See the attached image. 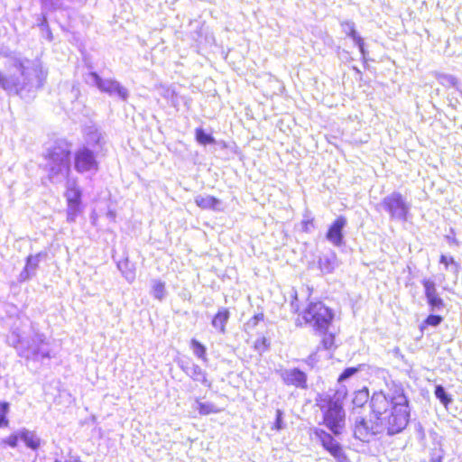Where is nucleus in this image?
Segmentation results:
<instances>
[{"mask_svg":"<svg viewBox=\"0 0 462 462\" xmlns=\"http://www.w3.org/2000/svg\"><path fill=\"white\" fill-rule=\"evenodd\" d=\"M352 41L355 46H356L358 49L366 44L365 39L361 36L360 33L357 36H356Z\"/></svg>","mask_w":462,"mask_h":462,"instance_id":"nucleus-49","label":"nucleus"},{"mask_svg":"<svg viewBox=\"0 0 462 462\" xmlns=\"http://www.w3.org/2000/svg\"><path fill=\"white\" fill-rule=\"evenodd\" d=\"M230 317L231 313L228 308L219 307L217 313L212 316L210 324L217 333L225 335Z\"/></svg>","mask_w":462,"mask_h":462,"instance_id":"nucleus-15","label":"nucleus"},{"mask_svg":"<svg viewBox=\"0 0 462 462\" xmlns=\"http://www.w3.org/2000/svg\"><path fill=\"white\" fill-rule=\"evenodd\" d=\"M454 262L456 261L453 256H448L443 254L439 256V263L444 264L446 269H449Z\"/></svg>","mask_w":462,"mask_h":462,"instance_id":"nucleus-43","label":"nucleus"},{"mask_svg":"<svg viewBox=\"0 0 462 462\" xmlns=\"http://www.w3.org/2000/svg\"><path fill=\"white\" fill-rule=\"evenodd\" d=\"M347 226V219L345 216H338L328 226L325 234V238L328 242L336 247L345 245V229Z\"/></svg>","mask_w":462,"mask_h":462,"instance_id":"nucleus-13","label":"nucleus"},{"mask_svg":"<svg viewBox=\"0 0 462 462\" xmlns=\"http://www.w3.org/2000/svg\"><path fill=\"white\" fill-rule=\"evenodd\" d=\"M270 340L265 337H261L254 341V347L259 354H263L270 349Z\"/></svg>","mask_w":462,"mask_h":462,"instance_id":"nucleus-36","label":"nucleus"},{"mask_svg":"<svg viewBox=\"0 0 462 462\" xmlns=\"http://www.w3.org/2000/svg\"><path fill=\"white\" fill-rule=\"evenodd\" d=\"M72 93H75L74 96L77 97V95L79 94V89H75V88L73 87Z\"/></svg>","mask_w":462,"mask_h":462,"instance_id":"nucleus-54","label":"nucleus"},{"mask_svg":"<svg viewBox=\"0 0 462 462\" xmlns=\"http://www.w3.org/2000/svg\"><path fill=\"white\" fill-rule=\"evenodd\" d=\"M444 320V317L439 312H430V314L419 325L421 334L429 328H438Z\"/></svg>","mask_w":462,"mask_h":462,"instance_id":"nucleus-22","label":"nucleus"},{"mask_svg":"<svg viewBox=\"0 0 462 462\" xmlns=\"http://www.w3.org/2000/svg\"><path fill=\"white\" fill-rule=\"evenodd\" d=\"M219 144H220V146H221L222 148H226V146H227V145H226V143L225 141H221V142L219 143Z\"/></svg>","mask_w":462,"mask_h":462,"instance_id":"nucleus-53","label":"nucleus"},{"mask_svg":"<svg viewBox=\"0 0 462 462\" xmlns=\"http://www.w3.org/2000/svg\"><path fill=\"white\" fill-rule=\"evenodd\" d=\"M340 25L342 27L343 32H345L346 37L350 38L351 40L359 34L356 30V23L353 21H343L341 22Z\"/></svg>","mask_w":462,"mask_h":462,"instance_id":"nucleus-32","label":"nucleus"},{"mask_svg":"<svg viewBox=\"0 0 462 462\" xmlns=\"http://www.w3.org/2000/svg\"><path fill=\"white\" fill-rule=\"evenodd\" d=\"M291 312L297 313L298 315L301 311L300 310V306H299V303H298V298H297V293L296 292H295V295H294V299L291 302Z\"/></svg>","mask_w":462,"mask_h":462,"instance_id":"nucleus-48","label":"nucleus"},{"mask_svg":"<svg viewBox=\"0 0 462 462\" xmlns=\"http://www.w3.org/2000/svg\"><path fill=\"white\" fill-rule=\"evenodd\" d=\"M195 204L201 209L221 211L223 202L212 195H198L194 198Z\"/></svg>","mask_w":462,"mask_h":462,"instance_id":"nucleus-17","label":"nucleus"},{"mask_svg":"<svg viewBox=\"0 0 462 462\" xmlns=\"http://www.w3.org/2000/svg\"><path fill=\"white\" fill-rule=\"evenodd\" d=\"M180 368L189 375V372L191 370V364L189 365L188 362L181 361L179 363Z\"/></svg>","mask_w":462,"mask_h":462,"instance_id":"nucleus-50","label":"nucleus"},{"mask_svg":"<svg viewBox=\"0 0 462 462\" xmlns=\"http://www.w3.org/2000/svg\"><path fill=\"white\" fill-rule=\"evenodd\" d=\"M20 441L23 442L24 446L33 451L38 450L42 445V439L35 431L30 430L26 428L19 429Z\"/></svg>","mask_w":462,"mask_h":462,"instance_id":"nucleus-19","label":"nucleus"},{"mask_svg":"<svg viewBox=\"0 0 462 462\" xmlns=\"http://www.w3.org/2000/svg\"><path fill=\"white\" fill-rule=\"evenodd\" d=\"M456 102H458V99H456V101H453V104H451V106H454V104H456Z\"/></svg>","mask_w":462,"mask_h":462,"instance_id":"nucleus-59","label":"nucleus"},{"mask_svg":"<svg viewBox=\"0 0 462 462\" xmlns=\"http://www.w3.org/2000/svg\"><path fill=\"white\" fill-rule=\"evenodd\" d=\"M353 395V410L363 408L367 402L370 404L372 395H370L367 386H364L360 390L355 391Z\"/></svg>","mask_w":462,"mask_h":462,"instance_id":"nucleus-21","label":"nucleus"},{"mask_svg":"<svg viewBox=\"0 0 462 462\" xmlns=\"http://www.w3.org/2000/svg\"><path fill=\"white\" fill-rule=\"evenodd\" d=\"M436 79L442 86L448 88L452 87L462 93V85L455 76L446 73H438Z\"/></svg>","mask_w":462,"mask_h":462,"instance_id":"nucleus-25","label":"nucleus"},{"mask_svg":"<svg viewBox=\"0 0 462 462\" xmlns=\"http://www.w3.org/2000/svg\"><path fill=\"white\" fill-rule=\"evenodd\" d=\"M101 139L102 135L97 130L89 131L88 134V142L92 144L98 145Z\"/></svg>","mask_w":462,"mask_h":462,"instance_id":"nucleus-41","label":"nucleus"},{"mask_svg":"<svg viewBox=\"0 0 462 462\" xmlns=\"http://www.w3.org/2000/svg\"><path fill=\"white\" fill-rule=\"evenodd\" d=\"M318 265L323 274L334 273L338 266V259L337 254L330 250L328 253L321 255L318 259Z\"/></svg>","mask_w":462,"mask_h":462,"instance_id":"nucleus-16","label":"nucleus"},{"mask_svg":"<svg viewBox=\"0 0 462 462\" xmlns=\"http://www.w3.org/2000/svg\"><path fill=\"white\" fill-rule=\"evenodd\" d=\"M319 361V358L317 352H312L302 360V362H304L310 369L314 368Z\"/></svg>","mask_w":462,"mask_h":462,"instance_id":"nucleus-40","label":"nucleus"},{"mask_svg":"<svg viewBox=\"0 0 462 462\" xmlns=\"http://www.w3.org/2000/svg\"><path fill=\"white\" fill-rule=\"evenodd\" d=\"M294 324H295L296 328H303V327L309 328V324L306 322V320L304 319V308L299 313L298 317L295 319Z\"/></svg>","mask_w":462,"mask_h":462,"instance_id":"nucleus-42","label":"nucleus"},{"mask_svg":"<svg viewBox=\"0 0 462 462\" xmlns=\"http://www.w3.org/2000/svg\"><path fill=\"white\" fill-rule=\"evenodd\" d=\"M64 197L66 199V202L67 203L83 204V201H82V197H83L82 189L66 190L65 193H64Z\"/></svg>","mask_w":462,"mask_h":462,"instance_id":"nucleus-33","label":"nucleus"},{"mask_svg":"<svg viewBox=\"0 0 462 462\" xmlns=\"http://www.w3.org/2000/svg\"><path fill=\"white\" fill-rule=\"evenodd\" d=\"M434 395L436 399L446 408L453 402L452 395L447 391L442 384H436L434 387Z\"/></svg>","mask_w":462,"mask_h":462,"instance_id":"nucleus-26","label":"nucleus"},{"mask_svg":"<svg viewBox=\"0 0 462 462\" xmlns=\"http://www.w3.org/2000/svg\"><path fill=\"white\" fill-rule=\"evenodd\" d=\"M11 404L7 401H0V429L8 427Z\"/></svg>","mask_w":462,"mask_h":462,"instance_id":"nucleus-30","label":"nucleus"},{"mask_svg":"<svg viewBox=\"0 0 462 462\" xmlns=\"http://www.w3.org/2000/svg\"><path fill=\"white\" fill-rule=\"evenodd\" d=\"M449 233L448 235H446L445 236V239L447 240V242L449 244V245H459V242L458 240L456 238V233H455V230L454 228H450L449 229Z\"/></svg>","mask_w":462,"mask_h":462,"instance_id":"nucleus-44","label":"nucleus"},{"mask_svg":"<svg viewBox=\"0 0 462 462\" xmlns=\"http://www.w3.org/2000/svg\"><path fill=\"white\" fill-rule=\"evenodd\" d=\"M264 315L263 312L254 314L245 324V329H254L260 321H263Z\"/></svg>","mask_w":462,"mask_h":462,"instance_id":"nucleus-39","label":"nucleus"},{"mask_svg":"<svg viewBox=\"0 0 462 462\" xmlns=\"http://www.w3.org/2000/svg\"><path fill=\"white\" fill-rule=\"evenodd\" d=\"M358 50L361 54V60L363 61V63H366V61L373 60L372 59L369 58V51L366 49V44Z\"/></svg>","mask_w":462,"mask_h":462,"instance_id":"nucleus-46","label":"nucleus"},{"mask_svg":"<svg viewBox=\"0 0 462 462\" xmlns=\"http://www.w3.org/2000/svg\"><path fill=\"white\" fill-rule=\"evenodd\" d=\"M196 410L200 415H209L212 413L220 412V409H218L214 403L209 402H200L199 399H196Z\"/></svg>","mask_w":462,"mask_h":462,"instance_id":"nucleus-29","label":"nucleus"},{"mask_svg":"<svg viewBox=\"0 0 462 462\" xmlns=\"http://www.w3.org/2000/svg\"><path fill=\"white\" fill-rule=\"evenodd\" d=\"M352 70L355 72V74L356 76L359 77V79L361 80L362 79V76H363V73L362 71L359 69V68L357 66H352Z\"/></svg>","mask_w":462,"mask_h":462,"instance_id":"nucleus-51","label":"nucleus"},{"mask_svg":"<svg viewBox=\"0 0 462 462\" xmlns=\"http://www.w3.org/2000/svg\"><path fill=\"white\" fill-rule=\"evenodd\" d=\"M188 376L209 389L212 387V382L208 379V373L197 364H191V370Z\"/></svg>","mask_w":462,"mask_h":462,"instance_id":"nucleus-20","label":"nucleus"},{"mask_svg":"<svg viewBox=\"0 0 462 462\" xmlns=\"http://www.w3.org/2000/svg\"><path fill=\"white\" fill-rule=\"evenodd\" d=\"M41 13L36 14L35 26L40 29L41 36L48 42L53 41V34L48 21V13L54 12L61 7V0H39Z\"/></svg>","mask_w":462,"mask_h":462,"instance_id":"nucleus-10","label":"nucleus"},{"mask_svg":"<svg viewBox=\"0 0 462 462\" xmlns=\"http://www.w3.org/2000/svg\"><path fill=\"white\" fill-rule=\"evenodd\" d=\"M67 221L69 223L76 222L79 214L83 212V204L67 203Z\"/></svg>","mask_w":462,"mask_h":462,"instance_id":"nucleus-31","label":"nucleus"},{"mask_svg":"<svg viewBox=\"0 0 462 462\" xmlns=\"http://www.w3.org/2000/svg\"><path fill=\"white\" fill-rule=\"evenodd\" d=\"M415 431H416L417 438L420 441L425 440L426 434H425L424 428L420 422L416 423Z\"/></svg>","mask_w":462,"mask_h":462,"instance_id":"nucleus-45","label":"nucleus"},{"mask_svg":"<svg viewBox=\"0 0 462 462\" xmlns=\"http://www.w3.org/2000/svg\"><path fill=\"white\" fill-rule=\"evenodd\" d=\"M363 65L365 69H369L370 66L368 64V61H366V63H363Z\"/></svg>","mask_w":462,"mask_h":462,"instance_id":"nucleus-55","label":"nucleus"},{"mask_svg":"<svg viewBox=\"0 0 462 462\" xmlns=\"http://www.w3.org/2000/svg\"><path fill=\"white\" fill-rule=\"evenodd\" d=\"M336 318V310L318 298L308 299L304 307V319L315 336L320 337L318 350L330 352L338 347L337 333L331 330Z\"/></svg>","mask_w":462,"mask_h":462,"instance_id":"nucleus-4","label":"nucleus"},{"mask_svg":"<svg viewBox=\"0 0 462 462\" xmlns=\"http://www.w3.org/2000/svg\"><path fill=\"white\" fill-rule=\"evenodd\" d=\"M286 424L284 422V412L281 409H277L275 411V419L272 426V430L281 431L284 430Z\"/></svg>","mask_w":462,"mask_h":462,"instance_id":"nucleus-34","label":"nucleus"},{"mask_svg":"<svg viewBox=\"0 0 462 462\" xmlns=\"http://www.w3.org/2000/svg\"><path fill=\"white\" fill-rule=\"evenodd\" d=\"M19 441H20V432H19V430H17L16 431L11 433L8 437L5 438L3 439V442L12 448H17L18 444H19Z\"/></svg>","mask_w":462,"mask_h":462,"instance_id":"nucleus-37","label":"nucleus"},{"mask_svg":"<svg viewBox=\"0 0 462 462\" xmlns=\"http://www.w3.org/2000/svg\"><path fill=\"white\" fill-rule=\"evenodd\" d=\"M281 378L286 385H292L303 390L308 389V375L298 367L282 370Z\"/></svg>","mask_w":462,"mask_h":462,"instance_id":"nucleus-14","label":"nucleus"},{"mask_svg":"<svg viewBox=\"0 0 462 462\" xmlns=\"http://www.w3.org/2000/svg\"><path fill=\"white\" fill-rule=\"evenodd\" d=\"M411 201L398 190L384 196L376 205L377 211L385 212L392 221L407 222L411 216Z\"/></svg>","mask_w":462,"mask_h":462,"instance_id":"nucleus-8","label":"nucleus"},{"mask_svg":"<svg viewBox=\"0 0 462 462\" xmlns=\"http://www.w3.org/2000/svg\"><path fill=\"white\" fill-rule=\"evenodd\" d=\"M116 266L122 273L123 276L128 281L133 282L135 278L134 264L129 261L128 257L117 262Z\"/></svg>","mask_w":462,"mask_h":462,"instance_id":"nucleus-24","label":"nucleus"},{"mask_svg":"<svg viewBox=\"0 0 462 462\" xmlns=\"http://www.w3.org/2000/svg\"><path fill=\"white\" fill-rule=\"evenodd\" d=\"M88 69L89 70L84 74V80L87 85L95 87L100 93L106 94L121 102L128 100L130 91L120 81L115 78L101 77L97 71L93 70L91 65H88Z\"/></svg>","mask_w":462,"mask_h":462,"instance_id":"nucleus-7","label":"nucleus"},{"mask_svg":"<svg viewBox=\"0 0 462 462\" xmlns=\"http://www.w3.org/2000/svg\"><path fill=\"white\" fill-rule=\"evenodd\" d=\"M420 283L423 286L424 297L430 312L442 311L446 304L437 291L436 282L431 278H423Z\"/></svg>","mask_w":462,"mask_h":462,"instance_id":"nucleus-11","label":"nucleus"},{"mask_svg":"<svg viewBox=\"0 0 462 462\" xmlns=\"http://www.w3.org/2000/svg\"><path fill=\"white\" fill-rule=\"evenodd\" d=\"M55 462H60V460L56 459Z\"/></svg>","mask_w":462,"mask_h":462,"instance_id":"nucleus-60","label":"nucleus"},{"mask_svg":"<svg viewBox=\"0 0 462 462\" xmlns=\"http://www.w3.org/2000/svg\"><path fill=\"white\" fill-rule=\"evenodd\" d=\"M71 164L79 174L95 175L99 171L97 153L88 145L79 147L72 153Z\"/></svg>","mask_w":462,"mask_h":462,"instance_id":"nucleus-9","label":"nucleus"},{"mask_svg":"<svg viewBox=\"0 0 462 462\" xmlns=\"http://www.w3.org/2000/svg\"><path fill=\"white\" fill-rule=\"evenodd\" d=\"M48 257V252L42 250L37 254H30L24 259V266L18 275L17 281L20 283L26 282L32 280L37 274V270L40 266V263L46 260Z\"/></svg>","mask_w":462,"mask_h":462,"instance_id":"nucleus-12","label":"nucleus"},{"mask_svg":"<svg viewBox=\"0 0 462 462\" xmlns=\"http://www.w3.org/2000/svg\"><path fill=\"white\" fill-rule=\"evenodd\" d=\"M196 142L202 146H207L209 144H216L217 140L213 136L211 133H208L206 129L199 126L195 129L194 132Z\"/></svg>","mask_w":462,"mask_h":462,"instance_id":"nucleus-23","label":"nucleus"},{"mask_svg":"<svg viewBox=\"0 0 462 462\" xmlns=\"http://www.w3.org/2000/svg\"><path fill=\"white\" fill-rule=\"evenodd\" d=\"M65 180V188L66 190H78L81 189V188L79 185V179L78 177L71 176V173H69L68 175L62 176V180Z\"/></svg>","mask_w":462,"mask_h":462,"instance_id":"nucleus-35","label":"nucleus"},{"mask_svg":"<svg viewBox=\"0 0 462 462\" xmlns=\"http://www.w3.org/2000/svg\"><path fill=\"white\" fill-rule=\"evenodd\" d=\"M371 419L358 416L355 419L353 437L369 442L371 437L386 434L394 436L402 432L411 418L410 400L402 386H394L385 393L375 391L370 402Z\"/></svg>","mask_w":462,"mask_h":462,"instance_id":"nucleus-1","label":"nucleus"},{"mask_svg":"<svg viewBox=\"0 0 462 462\" xmlns=\"http://www.w3.org/2000/svg\"><path fill=\"white\" fill-rule=\"evenodd\" d=\"M432 447L430 448V462H443L445 451L442 448L441 437L434 430L430 432Z\"/></svg>","mask_w":462,"mask_h":462,"instance_id":"nucleus-18","label":"nucleus"},{"mask_svg":"<svg viewBox=\"0 0 462 462\" xmlns=\"http://www.w3.org/2000/svg\"><path fill=\"white\" fill-rule=\"evenodd\" d=\"M342 52H343V53H345V54H346L347 56H349V52H348L347 51H346V50H342Z\"/></svg>","mask_w":462,"mask_h":462,"instance_id":"nucleus-56","label":"nucleus"},{"mask_svg":"<svg viewBox=\"0 0 462 462\" xmlns=\"http://www.w3.org/2000/svg\"><path fill=\"white\" fill-rule=\"evenodd\" d=\"M151 294L152 297L160 301L165 299L167 291L165 288V282L160 279L152 281Z\"/></svg>","mask_w":462,"mask_h":462,"instance_id":"nucleus-27","label":"nucleus"},{"mask_svg":"<svg viewBox=\"0 0 462 462\" xmlns=\"http://www.w3.org/2000/svg\"><path fill=\"white\" fill-rule=\"evenodd\" d=\"M300 225L302 232L308 234L311 233L312 230L316 228L314 217L307 216H304V219L301 221Z\"/></svg>","mask_w":462,"mask_h":462,"instance_id":"nucleus-38","label":"nucleus"},{"mask_svg":"<svg viewBox=\"0 0 462 462\" xmlns=\"http://www.w3.org/2000/svg\"><path fill=\"white\" fill-rule=\"evenodd\" d=\"M6 342L16 349L19 356L24 359L42 362L51 358L50 341L34 322H31L30 334L26 337H23L19 328L12 327Z\"/></svg>","mask_w":462,"mask_h":462,"instance_id":"nucleus-5","label":"nucleus"},{"mask_svg":"<svg viewBox=\"0 0 462 462\" xmlns=\"http://www.w3.org/2000/svg\"><path fill=\"white\" fill-rule=\"evenodd\" d=\"M446 270L454 274L455 278L457 279L458 273L461 270V266L458 263L454 262L451 264V266L449 267V269H446Z\"/></svg>","mask_w":462,"mask_h":462,"instance_id":"nucleus-47","label":"nucleus"},{"mask_svg":"<svg viewBox=\"0 0 462 462\" xmlns=\"http://www.w3.org/2000/svg\"><path fill=\"white\" fill-rule=\"evenodd\" d=\"M72 143L66 139L55 140L45 148L43 158L46 161L43 170L47 173V179L57 184L62 181V176L72 173Z\"/></svg>","mask_w":462,"mask_h":462,"instance_id":"nucleus-6","label":"nucleus"},{"mask_svg":"<svg viewBox=\"0 0 462 462\" xmlns=\"http://www.w3.org/2000/svg\"><path fill=\"white\" fill-rule=\"evenodd\" d=\"M189 346H190L193 354L199 359H201L205 363L208 362L207 347L203 343H201L197 338L193 337L190 339Z\"/></svg>","mask_w":462,"mask_h":462,"instance_id":"nucleus-28","label":"nucleus"},{"mask_svg":"<svg viewBox=\"0 0 462 462\" xmlns=\"http://www.w3.org/2000/svg\"><path fill=\"white\" fill-rule=\"evenodd\" d=\"M456 102H458V99H456V101H453V104H451V106H454V104H456Z\"/></svg>","mask_w":462,"mask_h":462,"instance_id":"nucleus-58","label":"nucleus"},{"mask_svg":"<svg viewBox=\"0 0 462 462\" xmlns=\"http://www.w3.org/2000/svg\"><path fill=\"white\" fill-rule=\"evenodd\" d=\"M456 102H458V99H456V101H453V104H451V106H454V104H456Z\"/></svg>","mask_w":462,"mask_h":462,"instance_id":"nucleus-57","label":"nucleus"},{"mask_svg":"<svg viewBox=\"0 0 462 462\" xmlns=\"http://www.w3.org/2000/svg\"><path fill=\"white\" fill-rule=\"evenodd\" d=\"M365 364L356 366L346 367L337 377L339 387L333 394H319L316 398L317 406L322 414V420L319 423L327 430L319 427L310 428V435L319 442L322 448L333 457L337 462H346L347 455L343 445L337 440L346 429V411L344 401L348 391L343 383L352 379L358 373L364 371Z\"/></svg>","mask_w":462,"mask_h":462,"instance_id":"nucleus-2","label":"nucleus"},{"mask_svg":"<svg viewBox=\"0 0 462 462\" xmlns=\"http://www.w3.org/2000/svg\"><path fill=\"white\" fill-rule=\"evenodd\" d=\"M64 462H81L79 457L77 456H70L69 458L65 459Z\"/></svg>","mask_w":462,"mask_h":462,"instance_id":"nucleus-52","label":"nucleus"},{"mask_svg":"<svg viewBox=\"0 0 462 462\" xmlns=\"http://www.w3.org/2000/svg\"><path fill=\"white\" fill-rule=\"evenodd\" d=\"M12 66L19 72L20 77L6 76L0 70V88L27 101L34 98L36 92L43 88L48 76V70L43 68L42 62L38 59L14 58Z\"/></svg>","mask_w":462,"mask_h":462,"instance_id":"nucleus-3","label":"nucleus"}]
</instances>
